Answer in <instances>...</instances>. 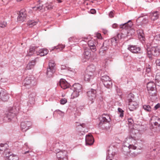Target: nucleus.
Wrapping results in <instances>:
<instances>
[{
    "instance_id": "obj_1",
    "label": "nucleus",
    "mask_w": 160,
    "mask_h": 160,
    "mask_svg": "<svg viewBox=\"0 0 160 160\" xmlns=\"http://www.w3.org/2000/svg\"><path fill=\"white\" fill-rule=\"evenodd\" d=\"M153 42H154V40L151 43V48L147 49L148 56L149 58H151L152 55L157 56L160 54V49L158 47L157 44L155 46H153Z\"/></svg>"
},
{
    "instance_id": "obj_2",
    "label": "nucleus",
    "mask_w": 160,
    "mask_h": 160,
    "mask_svg": "<svg viewBox=\"0 0 160 160\" xmlns=\"http://www.w3.org/2000/svg\"><path fill=\"white\" fill-rule=\"evenodd\" d=\"M134 95L132 93L129 94L128 96V107L130 111H133L135 110L138 107V103L135 101H133Z\"/></svg>"
},
{
    "instance_id": "obj_3",
    "label": "nucleus",
    "mask_w": 160,
    "mask_h": 160,
    "mask_svg": "<svg viewBox=\"0 0 160 160\" xmlns=\"http://www.w3.org/2000/svg\"><path fill=\"white\" fill-rule=\"evenodd\" d=\"M147 88L148 93L150 96H156L157 90L156 85L153 82H150L147 84Z\"/></svg>"
},
{
    "instance_id": "obj_4",
    "label": "nucleus",
    "mask_w": 160,
    "mask_h": 160,
    "mask_svg": "<svg viewBox=\"0 0 160 160\" xmlns=\"http://www.w3.org/2000/svg\"><path fill=\"white\" fill-rule=\"evenodd\" d=\"M55 64L53 60H50L48 64V68L46 74L47 77L50 78L52 77L55 71Z\"/></svg>"
},
{
    "instance_id": "obj_5",
    "label": "nucleus",
    "mask_w": 160,
    "mask_h": 160,
    "mask_svg": "<svg viewBox=\"0 0 160 160\" xmlns=\"http://www.w3.org/2000/svg\"><path fill=\"white\" fill-rule=\"evenodd\" d=\"M15 115V112H14L11 109L6 112L3 120L5 122H10Z\"/></svg>"
},
{
    "instance_id": "obj_6",
    "label": "nucleus",
    "mask_w": 160,
    "mask_h": 160,
    "mask_svg": "<svg viewBox=\"0 0 160 160\" xmlns=\"http://www.w3.org/2000/svg\"><path fill=\"white\" fill-rule=\"evenodd\" d=\"M98 41L94 39H91L88 41V44L92 52H94L96 51V46H99Z\"/></svg>"
},
{
    "instance_id": "obj_7",
    "label": "nucleus",
    "mask_w": 160,
    "mask_h": 160,
    "mask_svg": "<svg viewBox=\"0 0 160 160\" xmlns=\"http://www.w3.org/2000/svg\"><path fill=\"white\" fill-rule=\"evenodd\" d=\"M116 148L110 146L108 150V155L107 157L106 160H113L114 157L116 154Z\"/></svg>"
},
{
    "instance_id": "obj_8",
    "label": "nucleus",
    "mask_w": 160,
    "mask_h": 160,
    "mask_svg": "<svg viewBox=\"0 0 160 160\" xmlns=\"http://www.w3.org/2000/svg\"><path fill=\"white\" fill-rule=\"evenodd\" d=\"M128 142L126 141L124 142L122 148V150L123 153H124L128 152L130 149H132V150H135L136 149V147L134 146L133 145L130 144L128 143Z\"/></svg>"
},
{
    "instance_id": "obj_9",
    "label": "nucleus",
    "mask_w": 160,
    "mask_h": 160,
    "mask_svg": "<svg viewBox=\"0 0 160 160\" xmlns=\"http://www.w3.org/2000/svg\"><path fill=\"white\" fill-rule=\"evenodd\" d=\"M96 90L92 89H91L87 92L88 99L91 101L90 102V104H92L94 102V101L96 97Z\"/></svg>"
},
{
    "instance_id": "obj_10",
    "label": "nucleus",
    "mask_w": 160,
    "mask_h": 160,
    "mask_svg": "<svg viewBox=\"0 0 160 160\" xmlns=\"http://www.w3.org/2000/svg\"><path fill=\"white\" fill-rule=\"evenodd\" d=\"M152 122L154 123V128H157L156 131L160 130V118L155 116H152L151 118Z\"/></svg>"
},
{
    "instance_id": "obj_11",
    "label": "nucleus",
    "mask_w": 160,
    "mask_h": 160,
    "mask_svg": "<svg viewBox=\"0 0 160 160\" xmlns=\"http://www.w3.org/2000/svg\"><path fill=\"white\" fill-rule=\"evenodd\" d=\"M32 122L30 121H25L21 122V128L23 131H26L31 126Z\"/></svg>"
},
{
    "instance_id": "obj_12",
    "label": "nucleus",
    "mask_w": 160,
    "mask_h": 160,
    "mask_svg": "<svg viewBox=\"0 0 160 160\" xmlns=\"http://www.w3.org/2000/svg\"><path fill=\"white\" fill-rule=\"evenodd\" d=\"M128 49L133 53H140L141 52V48L136 45H129L128 46Z\"/></svg>"
},
{
    "instance_id": "obj_13",
    "label": "nucleus",
    "mask_w": 160,
    "mask_h": 160,
    "mask_svg": "<svg viewBox=\"0 0 160 160\" xmlns=\"http://www.w3.org/2000/svg\"><path fill=\"white\" fill-rule=\"evenodd\" d=\"M67 154L66 151H60L56 153V156L58 160H67Z\"/></svg>"
},
{
    "instance_id": "obj_14",
    "label": "nucleus",
    "mask_w": 160,
    "mask_h": 160,
    "mask_svg": "<svg viewBox=\"0 0 160 160\" xmlns=\"http://www.w3.org/2000/svg\"><path fill=\"white\" fill-rule=\"evenodd\" d=\"M26 12L24 9L21 10L19 12V14L17 18L18 21L20 23L24 21L26 18Z\"/></svg>"
},
{
    "instance_id": "obj_15",
    "label": "nucleus",
    "mask_w": 160,
    "mask_h": 160,
    "mask_svg": "<svg viewBox=\"0 0 160 160\" xmlns=\"http://www.w3.org/2000/svg\"><path fill=\"white\" fill-rule=\"evenodd\" d=\"M9 98L8 94L4 90H2L0 91V99L4 102L8 101Z\"/></svg>"
},
{
    "instance_id": "obj_16",
    "label": "nucleus",
    "mask_w": 160,
    "mask_h": 160,
    "mask_svg": "<svg viewBox=\"0 0 160 160\" xmlns=\"http://www.w3.org/2000/svg\"><path fill=\"white\" fill-rule=\"evenodd\" d=\"M92 50L88 48L85 49L83 53V57L85 60H83V62H85L89 60L91 57V51Z\"/></svg>"
},
{
    "instance_id": "obj_17",
    "label": "nucleus",
    "mask_w": 160,
    "mask_h": 160,
    "mask_svg": "<svg viewBox=\"0 0 160 160\" xmlns=\"http://www.w3.org/2000/svg\"><path fill=\"white\" fill-rule=\"evenodd\" d=\"M102 118L99 123L100 125H102L103 123H107L111 121L110 116L107 114H103L102 115Z\"/></svg>"
},
{
    "instance_id": "obj_18",
    "label": "nucleus",
    "mask_w": 160,
    "mask_h": 160,
    "mask_svg": "<svg viewBox=\"0 0 160 160\" xmlns=\"http://www.w3.org/2000/svg\"><path fill=\"white\" fill-rule=\"evenodd\" d=\"M85 141L87 145H92L94 142V138L92 135L88 134L86 136Z\"/></svg>"
},
{
    "instance_id": "obj_19",
    "label": "nucleus",
    "mask_w": 160,
    "mask_h": 160,
    "mask_svg": "<svg viewBox=\"0 0 160 160\" xmlns=\"http://www.w3.org/2000/svg\"><path fill=\"white\" fill-rule=\"evenodd\" d=\"M132 24L130 20H129L128 22L125 23L124 24H121L120 26V28L125 30L129 29L131 28Z\"/></svg>"
},
{
    "instance_id": "obj_20",
    "label": "nucleus",
    "mask_w": 160,
    "mask_h": 160,
    "mask_svg": "<svg viewBox=\"0 0 160 160\" xmlns=\"http://www.w3.org/2000/svg\"><path fill=\"white\" fill-rule=\"evenodd\" d=\"M59 83L61 88L63 89H66L69 87V84L64 79H61Z\"/></svg>"
},
{
    "instance_id": "obj_21",
    "label": "nucleus",
    "mask_w": 160,
    "mask_h": 160,
    "mask_svg": "<svg viewBox=\"0 0 160 160\" xmlns=\"http://www.w3.org/2000/svg\"><path fill=\"white\" fill-rule=\"evenodd\" d=\"M159 12L157 11L152 12L150 13V17L152 20L154 21L159 18Z\"/></svg>"
},
{
    "instance_id": "obj_22",
    "label": "nucleus",
    "mask_w": 160,
    "mask_h": 160,
    "mask_svg": "<svg viewBox=\"0 0 160 160\" xmlns=\"http://www.w3.org/2000/svg\"><path fill=\"white\" fill-rule=\"evenodd\" d=\"M158 155L157 151H156V149H154L150 152V154H147L146 155V157L147 158L150 159H153L156 158Z\"/></svg>"
},
{
    "instance_id": "obj_23",
    "label": "nucleus",
    "mask_w": 160,
    "mask_h": 160,
    "mask_svg": "<svg viewBox=\"0 0 160 160\" xmlns=\"http://www.w3.org/2000/svg\"><path fill=\"white\" fill-rule=\"evenodd\" d=\"M95 70V66L94 65L91 64L88 67L86 71L94 75Z\"/></svg>"
},
{
    "instance_id": "obj_24",
    "label": "nucleus",
    "mask_w": 160,
    "mask_h": 160,
    "mask_svg": "<svg viewBox=\"0 0 160 160\" xmlns=\"http://www.w3.org/2000/svg\"><path fill=\"white\" fill-rule=\"evenodd\" d=\"M32 77L30 76L27 77L24 79L23 82L24 85L26 86L27 85H30L32 81Z\"/></svg>"
},
{
    "instance_id": "obj_25",
    "label": "nucleus",
    "mask_w": 160,
    "mask_h": 160,
    "mask_svg": "<svg viewBox=\"0 0 160 160\" xmlns=\"http://www.w3.org/2000/svg\"><path fill=\"white\" fill-rule=\"evenodd\" d=\"M9 149V146L7 143H1L0 144V151L5 153Z\"/></svg>"
},
{
    "instance_id": "obj_26",
    "label": "nucleus",
    "mask_w": 160,
    "mask_h": 160,
    "mask_svg": "<svg viewBox=\"0 0 160 160\" xmlns=\"http://www.w3.org/2000/svg\"><path fill=\"white\" fill-rule=\"evenodd\" d=\"M109 42L105 41L100 48V50H102V51H106L109 48Z\"/></svg>"
},
{
    "instance_id": "obj_27",
    "label": "nucleus",
    "mask_w": 160,
    "mask_h": 160,
    "mask_svg": "<svg viewBox=\"0 0 160 160\" xmlns=\"http://www.w3.org/2000/svg\"><path fill=\"white\" fill-rule=\"evenodd\" d=\"M94 76L93 74H91L86 71L84 76V80L85 81H89L91 79L93 78Z\"/></svg>"
},
{
    "instance_id": "obj_28",
    "label": "nucleus",
    "mask_w": 160,
    "mask_h": 160,
    "mask_svg": "<svg viewBox=\"0 0 160 160\" xmlns=\"http://www.w3.org/2000/svg\"><path fill=\"white\" fill-rule=\"evenodd\" d=\"M36 96V94L34 93H32L30 94L29 96V100L28 102L31 104H33L34 103Z\"/></svg>"
},
{
    "instance_id": "obj_29",
    "label": "nucleus",
    "mask_w": 160,
    "mask_h": 160,
    "mask_svg": "<svg viewBox=\"0 0 160 160\" xmlns=\"http://www.w3.org/2000/svg\"><path fill=\"white\" fill-rule=\"evenodd\" d=\"M73 90L80 92L82 88V85L78 83H75L73 85Z\"/></svg>"
},
{
    "instance_id": "obj_30",
    "label": "nucleus",
    "mask_w": 160,
    "mask_h": 160,
    "mask_svg": "<svg viewBox=\"0 0 160 160\" xmlns=\"http://www.w3.org/2000/svg\"><path fill=\"white\" fill-rule=\"evenodd\" d=\"M48 52V50L46 49L43 48L39 50L38 52V54L40 56H43L47 55Z\"/></svg>"
},
{
    "instance_id": "obj_31",
    "label": "nucleus",
    "mask_w": 160,
    "mask_h": 160,
    "mask_svg": "<svg viewBox=\"0 0 160 160\" xmlns=\"http://www.w3.org/2000/svg\"><path fill=\"white\" fill-rule=\"evenodd\" d=\"M36 61L35 60L30 61L27 65L26 67L27 69L30 70L32 68L34 67L36 63Z\"/></svg>"
},
{
    "instance_id": "obj_32",
    "label": "nucleus",
    "mask_w": 160,
    "mask_h": 160,
    "mask_svg": "<svg viewBox=\"0 0 160 160\" xmlns=\"http://www.w3.org/2000/svg\"><path fill=\"white\" fill-rule=\"evenodd\" d=\"M143 18V17L142 16L139 17L137 20V22H138V21L139 20H141L142 22H141V25H142L148 23V18Z\"/></svg>"
},
{
    "instance_id": "obj_33",
    "label": "nucleus",
    "mask_w": 160,
    "mask_h": 160,
    "mask_svg": "<svg viewBox=\"0 0 160 160\" xmlns=\"http://www.w3.org/2000/svg\"><path fill=\"white\" fill-rule=\"evenodd\" d=\"M38 48V47H37L32 46H30L29 49V52H28V56H31L32 55L34 52Z\"/></svg>"
},
{
    "instance_id": "obj_34",
    "label": "nucleus",
    "mask_w": 160,
    "mask_h": 160,
    "mask_svg": "<svg viewBox=\"0 0 160 160\" xmlns=\"http://www.w3.org/2000/svg\"><path fill=\"white\" fill-rule=\"evenodd\" d=\"M101 80L103 82V83L105 82H107L110 79L109 76H107V75H104L102 73H101Z\"/></svg>"
},
{
    "instance_id": "obj_35",
    "label": "nucleus",
    "mask_w": 160,
    "mask_h": 160,
    "mask_svg": "<svg viewBox=\"0 0 160 160\" xmlns=\"http://www.w3.org/2000/svg\"><path fill=\"white\" fill-rule=\"evenodd\" d=\"M38 23V22L35 21L34 20H29L27 22V24L29 27H32L36 25Z\"/></svg>"
},
{
    "instance_id": "obj_36",
    "label": "nucleus",
    "mask_w": 160,
    "mask_h": 160,
    "mask_svg": "<svg viewBox=\"0 0 160 160\" xmlns=\"http://www.w3.org/2000/svg\"><path fill=\"white\" fill-rule=\"evenodd\" d=\"M139 35L138 37L141 40L144 41L145 38L144 37V34L143 33V31L142 30H140L139 31Z\"/></svg>"
},
{
    "instance_id": "obj_37",
    "label": "nucleus",
    "mask_w": 160,
    "mask_h": 160,
    "mask_svg": "<svg viewBox=\"0 0 160 160\" xmlns=\"http://www.w3.org/2000/svg\"><path fill=\"white\" fill-rule=\"evenodd\" d=\"M104 86L107 88H110L112 86V83L110 79L104 82Z\"/></svg>"
},
{
    "instance_id": "obj_38",
    "label": "nucleus",
    "mask_w": 160,
    "mask_h": 160,
    "mask_svg": "<svg viewBox=\"0 0 160 160\" xmlns=\"http://www.w3.org/2000/svg\"><path fill=\"white\" fill-rule=\"evenodd\" d=\"M132 149L129 150L128 152H125L124 154L127 155H129L132 157L135 156L137 155V154L135 152L132 151Z\"/></svg>"
},
{
    "instance_id": "obj_39",
    "label": "nucleus",
    "mask_w": 160,
    "mask_h": 160,
    "mask_svg": "<svg viewBox=\"0 0 160 160\" xmlns=\"http://www.w3.org/2000/svg\"><path fill=\"white\" fill-rule=\"evenodd\" d=\"M64 48V46L63 45L60 44L53 47L52 50H54L56 49L58 50V52H59L63 49Z\"/></svg>"
},
{
    "instance_id": "obj_40",
    "label": "nucleus",
    "mask_w": 160,
    "mask_h": 160,
    "mask_svg": "<svg viewBox=\"0 0 160 160\" xmlns=\"http://www.w3.org/2000/svg\"><path fill=\"white\" fill-rule=\"evenodd\" d=\"M143 108L146 112H150L152 110V108L149 105H145L142 106Z\"/></svg>"
},
{
    "instance_id": "obj_41",
    "label": "nucleus",
    "mask_w": 160,
    "mask_h": 160,
    "mask_svg": "<svg viewBox=\"0 0 160 160\" xmlns=\"http://www.w3.org/2000/svg\"><path fill=\"white\" fill-rule=\"evenodd\" d=\"M73 91V92L71 95V98L74 99L78 97L79 96L80 92L75 90Z\"/></svg>"
},
{
    "instance_id": "obj_42",
    "label": "nucleus",
    "mask_w": 160,
    "mask_h": 160,
    "mask_svg": "<svg viewBox=\"0 0 160 160\" xmlns=\"http://www.w3.org/2000/svg\"><path fill=\"white\" fill-rule=\"evenodd\" d=\"M127 34L126 37H128L130 36H132L134 34V31L133 29H128L127 31Z\"/></svg>"
},
{
    "instance_id": "obj_43",
    "label": "nucleus",
    "mask_w": 160,
    "mask_h": 160,
    "mask_svg": "<svg viewBox=\"0 0 160 160\" xmlns=\"http://www.w3.org/2000/svg\"><path fill=\"white\" fill-rule=\"evenodd\" d=\"M18 158L17 155L12 154L10 157H9L8 160H18Z\"/></svg>"
},
{
    "instance_id": "obj_44",
    "label": "nucleus",
    "mask_w": 160,
    "mask_h": 160,
    "mask_svg": "<svg viewBox=\"0 0 160 160\" xmlns=\"http://www.w3.org/2000/svg\"><path fill=\"white\" fill-rule=\"evenodd\" d=\"M111 42L112 45L114 44L115 45L118 42V40L116 37H114L111 39Z\"/></svg>"
},
{
    "instance_id": "obj_45",
    "label": "nucleus",
    "mask_w": 160,
    "mask_h": 160,
    "mask_svg": "<svg viewBox=\"0 0 160 160\" xmlns=\"http://www.w3.org/2000/svg\"><path fill=\"white\" fill-rule=\"evenodd\" d=\"M69 42H78L79 41V39L75 37H71L69 38Z\"/></svg>"
},
{
    "instance_id": "obj_46",
    "label": "nucleus",
    "mask_w": 160,
    "mask_h": 160,
    "mask_svg": "<svg viewBox=\"0 0 160 160\" xmlns=\"http://www.w3.org/2000/svg\"><path fill=\"white\" fill-rule=\"evenodd\" d=\"M57 113L61 116V117H63L64 115V113L59 110H56L55 111Z\"/></svg>"
},
{
    "instance_id": "obj_47",
    "label": "nucleus",
    "mask_w": 160,
    "mask_h": 160,
    "mask_svg": "<svg viewBox=\"0 0 160 160\" xmlns=\"http://www.w3.org/2000/svg\"><path fill=\"white\" fill-rule=\"evenodd\" d=\"M156 82L158 84V85H160V75H156Z\"/></svg>"
},
{
    "instance_id": "obj_48",
    "label": "nucleus",
    "mask_w": 160,
    "mask_h": 160,
    "mask_svg": "<svg viewBox=\"0 0 160 160\" xmlns=\"http://www.w3.org/2000/svg\"><path fill=\"white\" fill-rule=\"evenodd\" d=\"M5 153L6 158L8 160L9 157H10L11 156V155H12V153L11 152L8 151L6 152Z\"/></svg>"
},
{
    "instance_id": "obj_49",
    "label": "nucleus",
    "mask_w": 160,
    "mask_h": 160,
    "mask_svg": "<svg viewBox=\"0 0 160 160\" xmlns=\"http://www.w3.org/2000/svg\"><path fill=\"white\" fill-rule=\"evenodd\" d=\"M124 35L122 33H119L117 34V36L118 39H121L126 37V36Z\"/></svg>"
},
{
    "instance_id": "obj_50",
    "label": "nucleus",
    "mask_w": 160,
    "mask_h": 160,
    "mask_svg": "<svg viewBox=\"0 0 160 160\" xmlns=\"http://www.w3.org/2000/svg\"><path fill=\"white\" fill-rule=\"evenodd\" d=\"M7 22H2L0 23V27L2 28H4L6 26Z\"/></svg>"
},
{
    "instance_id": "obj_51",
    "label": "nucleus",
    "mask_w": 160,
    "mask_h": 160,
    "mask_svg": "<svg viewBox=\"0 0 160 160\" xmlns=\"http://www.w3.org/2000/svg\"><path fill=\"white\" fill-rule=\"evenodd\" d=\"M67 102V100L65 98L61 99L60 100V102L62 104H64Z\"/></svg>"
},
{
    "instance_id": "obj_52",
    "label": "nucleus",
    "mask_w": 160,
    "mask_h": 160,
    "mask_svg": "<svg viewBox=\"0 0 160 160\" xmlns=\"http://www.w3.org/2000/svg\"><path fill=\"white\" fill-rule=\"evenodd\" d=\"M128 121L129 125H132L134 122V121L131 118H130L128 119Z\"/></svg>"
},
{
    "instance_id": "obj_53",
    "label": "nucleus",
    "mask_w": 160,
    "mask_h": 160,
    "mask_svg": "<svg viewBox=\"0 0 160 160\" xmlns=\"http://www.w3.org/2000/svg\"><path fill=\"white\" fill-rule=\"evenodd\" d=\"M96 37L98 39H102V37L100 33H98L96 34Z\"/></svg>"
},
{
    "instance_id": "obj_54",
    "label": "nucleus",
    "mask_w": 160,
    "mask_h": 160,
    "mask_svg": "<svg viewBox=\"0 0 160 160\" xmlns=\"http://www.w3.org/2000/svg\"><path fill=\"white\" fill-rule=\"evenodd\" d=\"M46 7L48 10H50L52 8L53 6L51 4H49L46 6Z\"/></svg>"
},
{
    "instance_id": "obj_55",
    "label": "nucleus",
    "mask_w": 160,
    "mask_h": 160,
    "mask_svg": "<svg viewBox=\"0 0 160 160\" xmlns=\"http://www.w3.org/2000/svg\"><path fill=\"white\" fill-rule=\"evenodd\" d=\"M133 139V137L131 135H129L126 138V140L127 142H129V140Z\"/></svg>"
},
{
    "instance_id": "obj_56",
    "label": "nucleus",
    "mask_w": 160,
    "mask_h": 160,
    "mask_svg": "<svg viewBox=\"0 0 160 160\" xmlns=\"http://www.w3.org/2000/svg\"><path fill=\"white\" fill-rule=\"evenodd\" d=\"M42 7L43 5L42 4L41 5V4H40L37 7V10H41L42 9Z\"/></svg>"
},
{
    "instance_id": "obj_57",
    "label": "nucleus",
    "mask_w": 160,
    "mask_h": 160,
    "mask_svg": "<svg viewBox=\"0 0 160 160\" xmlns=\"http://www.w3.org/2000/svg\"><path fill=\"white\" fill-rule=\"evenodd\" d=\"M156 63L157 65L160 66V59H157L156 61Z\"/></svg>"
},
{
    "instance_id": "obj_58",
    "label": "nucleus",
    "mask_w": 160,
    "mask_h": 160,
    "mask_svg": "<svg viewBox=\"0 0 160 160\" xmlns=\"http://www.w3.org/2000/svg\"><path fill=\"white\" fill-rule=\"evenodd\" d=\"M113 14L114 13L113 12L111 11L110 12L109 14V16L110 17L112 18L114 17Z\"/></svg>"
},
{
    "instance_id": "obj_59",
    "label": "nucleus",
    "mask_w": 160,
    "mask_h": 160,
    "mask_svg": "<svg viewBox=\"0 0 160 160\" xmlns=\"http://www.w3.org/2000/svg\"><path fill=\"white\" fill-rule=\"evenodd\" d=\"M61 70L67 69L68 68L66 66L62 65L61 66Z\"/></svg>"
},
{
    "instance_id": "obj_60",
    "label": "nucleus",
    "mask_w": 160,
    "mask_h": 160,
    "mask_svg": "<svg viewBox=\"0 0 160 160\" xmlns=\"http://www.w3.org/2000/svg\"><path fill=\"white\" fill-rule=\"evenodd\" d=\"M90 12L92 14H95L96 12V11L94 9H92L90 10Z\"/></svg>"
},
{
    "instance_id": "obj_61",
    "label": "nucleus",
    "mask_w": 160,
    "mask_h": 160,
    "mask_svg": "<svg viewBox=\"0 0 160 160\" xmlns=\"http://www.w3.org/2000/svg\"><path fill=\"white\" fill-rule=\"evenodd\" d=\"M151 71L150 68L149 67V66H148V68H147L146 69V72H147V73H149Z\"/></svg>"
},
{
    "instance_id": "obj_62",
    "label": "nucleus",
    "mask_w": 160,
    "mask_h": 160,
    "mask_svg": "<svg viewBox=\"0 0 160 160\" xmlns=\"http://www.w3.org/2000/svg\"><path fill=\"white\" fill-rule=\"evenodd\" d=\"M32 152V150H28V151L25 152L23 154H26L28 153H31Z\"/></svg>"
},
{
    "instance_id": "obj_63",
    "label": "nucleus",
    "mask_w": 160,
    "mask_h": 160,
    "mask_svg": "<svg viewBox=\"0 0 160 160\" xmlns=\"http://www.w3.org/2000/svg\"><path fill=\"white\" fill-rule=\"evenodd\" d=\"M118 113H120L121 112H123L124 111L122 110V109L120 108H118Z\"/></svg>"
},
{
    "instance_id": "obj_64",
    "label": "nucleus",
    "mask_w": 160,
    "mask_h": 160,
    "mask_svg": "<svg viewBox=\"0 0 160 160\" xmlns=\"http://www.w3.org/2000/svg\"><path fill=\"white\" fill-rule=\"evenodd\" d=\"M159 107H160V105L158 104H157V105H156L154 106V108L155 109V110H156L158 108H159Z\"/></svg>"
}]
</instances>
